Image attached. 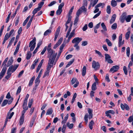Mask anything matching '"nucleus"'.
<instances>
[{"mask_svg": "<svg viewBox=\"0 0 133 133\" xmlns=\"http://www.w3.org/2000/svg\"><path fill=\"white\" fill-rule=\"evenodd\" d=\"M24 72V71L23 70H22L19 73L18 75V78L20 77L23 75V73Z\"/></svg>", "mask_w": 133, "mask_h": 133, "instance_id": "680f3d73", "label": "nucleus"}, {"mask_svg": "<svg viewBox=\"0 0 133 133\" xmlns=\"http://www.w3.org/2000/svg\"><path fill=\"white\" fill-rule=\"evenodd\" d=\"M105 58L106 61H107L109 63H112L113 61L110 59L111 57L110 56L107 54H105Z\"/></svg>", "mask_w": 133, "mask_h": 133, "instance_id": "1a4fd4ad", "label": "nucleus"}, {"mask_svg": "<svg viewBox=\"0 0 133 133\" xmlns=\"http://www.w3.org/2000/svg\"><path fill=\"white\" fill-rule=\"evenodd\" d=\"M51 32V30H50L48 29L46 30L44 33V36H46L49 34Z\"/></svg>", "mask_w": 133, "mask_h": 133, "instance_id": "a18cd8bd", "label": "nucleus"}, {"mask_svg": "<svg viewBox=\"0 0 133 133\" xmlns=\"http://www.w3.org/2000/svg\"><path fill=\"white\" fill-rule=\"evenodd\" d=\"M32 54L30 51H28L27 54L26 58L27 60L29 59L31 57Z\"/></svg>", "mask_w": 133, "mask_h": 133, "instance_id": "cd10ccee", "label": "nucleus"}, {"mask_svg": "<svg viewBox=\"0 0 133 133\" xmlns=\"http://www.w3.org/2000/svg\"><path fill=\"white\" fill-rule=\"evenodd\" d=\"M82 11L79 8L77 11L76 13L77 16L79 17V15L81 14Z\"/></svg>", "mask_w": 133, "mask_h": 133, "instance_id": "3c124183", "label": "nucleus"}, {"mask_svg": "<svg viewBox=\"0 0 133 133\" xmlns=\"http://www.w3.org/2000/svg\"><path fill=\"white\" fill-rule=\"evenodd\" d=\"M56 62H52V61H50L49 60V61H48V65H47L46 68V71L50 72V70L51 68L53 66L52 65L54 64V65H55L56 64Z\"/></svg>", "mask_w": 133, "mask_h": 133, "instance_id": "6e6552de", "label": "nucleus"}, {"mask_svg": "<svg viewBox=\"0 0 133 133\" xmlns=\"http://www.w3.org/2000/svg\"><path fill=\"white\" fill-rule=\"evenodd\" d=\"M36 117L37 116L36 115H35V116L32 118V119L30 121V123L29 125L30 127H31L33 126Z\"/></svg>", "mask_w": 133, "mask_h": 133, "instance_id": "4468645a", "label": "nucleus"}, {"mask_svg": "<svg viewBox=\"0 0 133 133\" xmlns=\"http://www.w3.org/2000/svg\"><path fill=\"white\" fill-rule=\"evenodd\" d=\"M19 66L18 64L14 65L13 66L12 65L10 66L8 69L6 74L7 75L5 76V78L8 80L10 77L11 73L10 72L13 73L15 72L16 70L17 69Z\"/></svg>", "mask_w": 133, "mask_h": 133, "instance_id": "f257e3e1", "label": "nucleus"}, {"mask_svg": "<svg viewBox=\"0 0 133 133\" xmlns=\"http://www.w3.org/2000/svg\"><path fill=\"white\" fill-rule=\"evenodd\" d=\"M72 57V55L69 54L66 57V59L67 60H68L69 58H71Z\"/></svg>", "mask_w": 133, "mask_h": 133, "instance_id": "69168bd1", "label": "nucleus"}, {"mask_svg": "<svg viewBox=\"0 0 133 133\" xmlns=\"http://www.w3.org/2000/svg\"><path fill=\"white\" fill-rule=\"evenodd\" d=\"M24 117L20 116L19 122V125H21L23 124L24 121Z\"/></svg>", "mask_w": 133, "mask_h": 133, "instance_id": "a211bd4d", "label": "nucleus"}, {"mask_svg": "<svg viewBox=\"0 0 133 133\" xmlns=\"http://www.w3.org/2000/svg\"><path fill=\"white\" fill-rule=\"evenodd\" d=\"M35 77L34 76L32 77V78H31L30 80L29 81V87L31 86L33 82L35 80Z\"/></svg>", "mask_w": 133, "mask_h": 133, "instance_id": "aec40b11", "label": "nucleus"}, {"mask_svg": "<svg viewBox=\"0 0 133 133\" xmlns=\"http://www.w3.org/2000/svg\"><path fill=\"white\" fill-rule=\"evenodd\" d=\"M66 44V42H65V39H64L63 42L62 44L61 45L60 48H59V50H62L63 48L65 46V45Z\"/></svg>", "mask_w": 133, "mask_h": 133, "instance_id": "f704fd0d", "label": "nucleus"}, {"mask_svg": "<svg viewBox=\"0 0 133 133\" xmlns=\"http://www.w3.org/2000/svg\"><path fill=\"white\" fill-rule=\"evenodd\" d=\"M10 36L9 35L8 33H6L4 36V39L7 40L8 39Z\"/></svg>", "mask_w": 133, "mask_h": 133, "instance_id": "8fccbe9b", "label": "nucleus"}, {"mask_svg": "<svg viewBox=\"0 0 133 133\" xmlns=\"http://www.w3.org/2000/svg\"><path fill=\"white\" fill-rule=\"evenodd\" d=\"M36 38L34 37V39L30 42L29 47H30V50H33L36 45Z\"/></svg>", "mask_w": 133, "mask_h": 133, "instance_id": "39448f33", "label": "nucleus"}, {"mask_svg": "<svg viewBox=\"0 0 133 133\" xmlns=\"http://www.w3.org/2000/svg\"><path fill=\"white\" fill-rule=\"evenodd\" d=\"M66 125L70 129H71L73 128L74 126V124L73 123L70 124L69 122H68L66 123Z\"/></svg>", "mask_w": 133, "mask_h": 133, "instance_id": "c756f323", "label": "nucleus"}, {"mask_svg": "<svg viewBox=\"0 0 133 133\" xmlns=\"http://www.w3.org/2000/svg\"><path fill=\"white\" fill-rule=\"evenodd\" d=\"M131 16H132V17H133V15H128L127 16H126L125 20L127 22H128L130 21L131 19Z\"/></svg>", "mask_w": 133, "mask_h": 133, "instance_id": "a878e982", "label": "nucleus"}, {"mask_svg": "<svg viewBox=\"0 0 133 133\" xmlns=\"http://www.w3.org/2000/svg\"><path fill=\"white\" fill-rule=\"evenodd\" d=\"M88 44L87 42L86 41H84L82 42V45L83 46H85Z\"/></svg>", "mask_w": 133, "mask_h": 133, "instance_id": "338daca9", "label": "nucleus"}, {"mask_svg": "<svg viewBox=\"0 0 133 133\" xmlns=\"http://www.w3.org/2000/svg\"><path fill=\"white\" fill-rule=\"evenodd\" d=\"M78 17H79L77 16H76L74 21V25H75L79 19Z\"/></svg>", "mask_w": 133, "mask_h": 133, "instance_id": "13d9d810", "label": "nucleus"}, {"mask_svg": "<svg viewBox=\"0 0 133 133\" xmlns=\"http://www.w3.org/2000/svg\"><path fill=\"white\" fill-rule=\"evenodd\" d=\"M49 72V71H47L46 70V71L44 72L43 78H44L45 77H46V76H48Z\"/></svg>", "mask_w": 133, "mask_h": 133, "instance_id": "de8ad7c7", "label": "nucleus"}, {"mask_svg": "<svg viewBox=\"0 0 133 133\" xmlns=\"http://www.w3.org/2000/svg\"><path fill=\"white\" fill-rule=\"evenodd\" d=\"M92 110L90 108H89L88 109V111L89 114V116L88 113H86L84 115V119L86 124H87L88 123V118H89V119H91L93 117Z\"/></svg>", "mask_w": 133, "mask_h": 133, "instance_id": "7ed1b4c3", "label": "nucleus"}, {"mask_svg": "<svg viewBox=\"0 0 133 133\" xmlns=\"http://www.w3.org/2000/svg\"><path fill=\"white\" fill-rule=\"evenodd\" d=\"M111 7L110 5H108L107 7V9H106V11L107 13L108 14H109L111 12Z\"/></svg>", "mask_w": 133, "mask_h": 133, "instance_id": "473e14b6", "label": "nucleus"}, {"mask_svg": "<svg viewBox=\"0 0 133 133\" xmlns=\"http://www.w3.org/2000/svg\"><path fill=\"white\" fill-rule=\"evenodd\" d=\"M76 83L74 85L73 87L74 88H76L78 85L79 82L78 80L76 78L74 77L72 79L71 81V83L72 85L74 84L75 82Z\"/></svg>", "mask_w": 133, "mask_h": 133, "instance_id": "0eeeda50", "label": "nucleus"}, {"mask_svg": "<svg viewBox=\"0 0 133 133\" xmlns=\"http://www.w3.org/2000/svg\"><path fill=\"white\" fill-rule=\"evenodd\" d=\"M33 103V99H31L30 101L28 103V107L31 108Z\"/></svg>", "mask_w": 133, "mask_h": 133, "instance_id": "c9c22d12", "label": "nucleus"}, {"mask_svg": "<svg viewBox=\"0 0 133 133\" xmlns=\"http://www.w3.org/2000/svg\"><path fill=\"white\" fill-rule=\"evenodd\" d=\"M35 108L34 107H32L29 113H30V115H32V114L33 113L34 110L35 109Z\"/></svg>", "mask_w": 133, "mask_h": 133, "instance_id": "864d4df0", "label": "nucleus"}, {"mask_svg": "<svg viewBox=\"0 0 133 133\" xmlns=\"http://www.w3.org/2000/svg\"><path fill=\"white\" fill-rule=\"evenodd\" d=\"M72 18V16L70 15H69L68 16V19L66 23L65 24L67 25L68 24H69Z\"/></svg>", "mask_w": 133, "mask_h": 133, "instance_id": "7c9ffc66", "label": "nucleus"}, {"mask_svg": "<svg viewBox=\"0 0 133 133\" xmlns=\"http://www.w3.org/2000/svg\"><path fill=\"white\" fill-rule=\"evenodd\" d=\"M106 111L107 114L110 113L112 115H114L115 114V112L113 110H112L107 111Z\"/></svg>", "mask_w": 133, "mask_h": 133, "instance_id": "58836bf2", "label": "nucleus"}, {"mask_svg": "<svg viewBox=\"0 0 133 133\" xmlns=\"http://www.w3.org/2000/svg\"><path fill=\"white\" fill-rule=\"evenodd\" d=\"M62 11V9H58L56 12V14L57 15H60Z\"/></svg>", "mask_w": 133, "mask_h": 133, "instance_id": "49530a36", "label": "nucleus"}, {"mask_svg": "<svg viewBox=\"0 0 133 133\" xmlns=\"http://www.w3.org/2000/svg\"><path fill=\"white\" fill-rule=\"evenodd\" d=\"M97 89L96 82L94 83L92 85L91 89L92 90L95 91Z\"/></svg>", "mask_w": 133, "mask_h": 133, "instance_id": "bb28decb", "label": "nucleus"}, {"mask_svg": "<svg viewBox=\"0 0 133 133\" xmlns=\"http://www.w3.org/2000/svg\"><path fill=\"white\" fill-rule=\"evenodd\" d=\"M75 61L74 58L71 59L70 61L68 62L67 64L66 65L65 68L69 67L70 65H71Z\"/></svg>", "mask_w": 133, "mask_h": 133, "instance_id": "412c9836", "label": "nucleus"}, {"mask_svg": "<svg viewBox=\"0 0 133 133\" xmlns=\"http://www.w3.org/2000/svg\"><path fill=\"white\" fill-rule=\"evenodd\" d=\"M123 70L124 71V72L125 74L127 75L128 74V70L127 69V67L125 66H124L123 67Z\"/></svg>", "mask_w": 133, "mask_h": 133, "instance_id": "37998d69", "label": "nucleus"}, {"mask_svg": "<svg viewBox=\"0 0 133 133\" xmlns=\"http://www.w3.org/2000/svg\"><path fill=\"white\" fill-rule=\"evenodd\" d=\"M53 111V110L52 108H51L47 110L46 114V115H51Z\"/></svg>", "mask_w": 133, "mask_h": 133, "instance_id": "6ab92c4d", "label": "nucleus"}, {"mask_svg": "<svg viewBox=\"0 0 133 133\" xmlns=\"http://www.w3.org/2000/svg\"><path fill=\"white\" fill-rule=\"evenodd\" d=\"M56 3V1H54L52 2H51L48 5V6H52L53 5L55 4Z\"/></svg>", "mask_w": 133, "mask_h": 133, "instance_id": "4d7b16f0", "label": "nucleus"}, {"mask_svg": "<svg viewBox=\"0 0 133 133\" xmlns=\"http://www.w3.org/2000/svg\"><path fill=\"white\" fill-rule=\"evenodd\" d=\"M64 3H62L61 4L58 6V9H62V7L64 6Z\"/></svg>", "mask_w": 133, "mask_h": 133, "instance_id": "0e129e2a", "label": "nucleus"}, {"mask_svg": "<svg viewBox=\"0 0 133 133\" xmlns=\"http://www.w3.org/2000/svg\"><path fill=\"white\" fill-rule=\"evenodd\" d=\"M117 0H112L111 3V5L113 7H115L117 5Z\"/></svg>", "mask_w": 133, "mask_h": 133, "instance_id": "f3484780", "label": "nucleus"}, {"mask_svg": "<svg viewBox=\"0 0 133 133\" xmlns=\"http://www.w3.org/2000/svg\"><path fill=\"white\" fill-rule=\"evenodd\" d=\"M86 73V67L85 66H84L82 69V76H84Z\"/></svg>", "mask_w": 133, "mask_h": 133, "instance_id": "5701e85b", "label": "nucleus"}, {"mask_svg": "<svg viewBox=\"0 0 133 133\" xmlns=\"http://www.w3.org/2000/svg\"><path fill=\"white\" fill-rule=\"evenodd\" d=\"M105 5V4L104 3H100L96 5L95 6V8H97L101 6H102V8H103L104 6Z\"/></svg>", "mask_w": 133, "mask_h": 133, "instance_id": "b1692460", "label": "nucleus"}, {"mask_svg": "<svg viewBox=\"0 0 133 133\" xmlns=\"http://www.w3.org/2000/svg\"><path fill=\"white\" fill-rule=\"evenodd\" d=\"M117 24L114 23L112 25L111 28L113 29H116L117 28Z\"/></svg>", "mask_w": 133, "mask_h": 133, "instance_id": "09e8293b", "label": "nucleus"}, {"mask_svg": "<svg viewBox=\"0 0 133 133\" xmlns=\"http://www.w3.org/2000/svg\"><path fill=\"white\" fill-rule=\"evenodd\" d=\"M82 12V11L84 12H85L87 11V9L84 6H82L80 8Z\"/></svg>", "mask_w": 133, "mask_h": 133, "instance_id": "2f4dec72", "label": "nucleus"}, {"mask_svg": "<svg viewBox=\"0 0 133 133\" xmlns=\"http://www.w3.org/2000/svg\"><path fill=\"white\" fill-rule=\"evenodd\" d=\"M92 67L95 70H97L100 68V65L98 62H96L94 60L92 63Z\"/></svg>", "mask_w": 133, "mask_h": 133, "instance_id": "423d86ee", "label": "nucleus"}, {"mask_svg": "<svg viewBox=\"0 0 133 133\" xmlns=\"http://www.w3.org/2000/svg\"><path fill=\"white\" fill-rule=\"evenodd\" d=\"M6 64L4 66V67L0 73V75L1 76H4L5 75L6 70Z\"/></svg>", "mask_w": 133, "mask_h": 133, "instance_id": "9b49d317", "label": "nucleus"}, {"mask_svg": "<svg viewBox=\"0 0 133 133\" xmlns=\"http://www.w3.org/2000/svg\"><path fill=\"white\" fill-rule=\"evenodd\" d=\"M21 86H19L17 89L16 93V95H17L18 94H19L21 92Z\"/></svg>", "mask_w": 133, "mask_h": 133, "instance_id": "e433bc0d", "label": "nucleus"}, {"mask_svg": "<svg viewBox=\"0 0 133 133\" xmlns=\"http://www.w3.org/2000/svg\"><path fill=\"white\" fill-rule=\"evenodd\" d=\"M101 26L103 30H101L102 32L103 33L104 31H107V28L104 23L102 22L101 24Z\"/></svg>", "mask_w": 133, "mask_h": 133, "instance_id": "2eb2a0df", "label": "nucleus"}, {"mask_svg": "<svg viewBox=\"0 0 133 133\" xmlns=\"http://www.w3.org/2000/svg\"><path fill=\"white\" fill-rule=\"evenodd\" d=\"M48 57L49 58V61H52V62H54L57 53H55V50H48Z\"/></svg>", "mask_w": 133, "mask_h": 133, "instance_id": "f03ea898", "label": "nucleus"}, {"mask_svg": "<svg viewBox=\"0 0 133 133\" xmlns=\"http://www.w3.org/2000/svg\"><path fill=\"white\" fill-rule=\"evenodd\" d=\"M13 60L12 57H11L9 59L7 64V66L8 67L11 65L13 63Z\"/></svg>", "mask_w": 133, "mask_h": 133, "instance_id": "dca6fc26", "label": "nucleus"}, {"mask_svg": "<svg viewBox=\"0 0 133 133\" xmlns=\"http://www.w3.org/2000/svg\"><path fill=\"white\" fill-rule=\"evenodd\" d=\"M105 79L106 81H107V82H110V80L109 78V75L108 74H107L106 75Z\"/></svg>", "mask_w": 133, "mask_h": 133, "instance_id": "603ef678", "label": "nucleus"}, {"mask_svg": "<svg viewBox=\"0 0 133 133\" xmlns=\"http://www.w3.org/2000/svg\"><path fill=\"white\" fill-rule=\"evenodd\" d=\"M101 11H99L93 17V18L94 19H95L97 17H98L101 14Z\"/></svg>", "mask_w": 133, "mask_h": 133, "instance_id": "5fc2aeb1", "label": "nucleus"}, {"mask_svg": "<svg viewBox=\"0 0 133 133\" xmlns=\"http://www.w3.org/2000/svg\"><path fill=\"white\" fill-rule=\"evenodd\" d=\"M116 17V15L115 14H114L112 16L111 19L110 21V24H112L114 22L115 20Z\"/></svg>", "mask_w": 133, "mask_h": 133, "instance_id": "4be33fe9", "label": "nucleus"}, {"mask_svg": "<svg viewBox=\"0 0 133 133\" xmlns=\"http://www.w3.org/2000/svg\"><path fill=\"white\" fill-rule=\"evenodd\" d=\"M8 57H6L5 59L4 60V61L3 62L2 64V65H5L6 64V63H7L8 61Z\"/></svg>", "mask_w": 133, "mask_h": 133, "instance_id": "6e6d98bb", "label": "nucleus"}, {"mask_svg": "<svg viewBox=\"0 0 133 133\" xmlns=\"http://www.w3.org/2000/svg\"><path fill=\"white\" fill-rule=\"evenodd\" d=\"M40 9H39L38 8H35L32 11V14L34 15H35L37 12L40 10Z\"/></svg>", "mask_w": 133, "mask_h": 133, "instance_id": "ea45409f", "label": "nucleus"}, {"mask_svg": "<svg viewBox=\"0 0 133 133\" xmlns=\"http://www.w3.org/2000/svg\"><path fill=\"white\" fill-rule=\"evenodd\" d=\"M39 79L36 78L35 81V84L38 85L40 83V80Z\"/></svg>", "mask_w": 133, "mask_h": 133, "instance_id": "c03bdc74", "label": "nucleus"}, {"mask_svg": "<svg viewBox=\"0 0 133 133\" xmlns=\"http://www.w3.org/2000/svg\"><path fill=\"white\" fill-rule=\"evenodd\" d=\"M63 39V38L61 37L58 40L57 43L54 46L53 48L54 49H56V48L61 44Z\"/></svg>", "mask_w": 133, "mask_h": 133, "instance_id": "9d476101", "label": "nucleus"}, {"mask_svg": "<svg viewBox=\"0 0 133 133\" xmlns=\"http://www.w3.org/2000/svg\"><path fill=\"white\" fill-rule=\"evenodd\" d=\"M16 128H13L11 130V133H16Z\"/></svg>", "mask_w": 133, "mask_h": 133, "instance_id": "774afa93", "label": "nucleus"}, {"mask_svg": "<svg viewBox=\"0 0 133 133\" xmlns=\"http://www.w3.org/2000/svg\"><path fill=\"white\" fill-rule=\"evenodd\" d=\"M95 51L96 53L100 57H103V56L102 55L101 53L98 50H95Z\"/></svg>", "mask_w": 133, "mask_h": 133, "instance_id": "052dcab7", "label": "nucleus"}, {"mask_svg": "<svg viewBox=\"0 0 133 133\" xmlns=\"http://www.w3.org/2000/svg\"><path fill=\"white\" fill-rule=\"evenodd\" d=\"M94 93L95 92L93 90H92L90 92V95L91 97L92 98V97L94 96Z\"/></svg>", "mask_w": 133, "mask_h": 133, "instance_id": "bf43d9fd", "label": "nucleus"}, {"mask_svg": "<svg viewBox=\"0 0 133 133\" xmlns=\"http://www.w3.org/2000/svg\"><path fill=\"white\" fill-rule=\"evenodd\" d=\"M44 4V2H41L39 3L38 4V7L40 10Z\"/></svg>", "mask_w": 133, "mask_h": 133, "instance_id": "a19ab883", "label": "nucleus"}, {"mask_svg": "<svg viewBox=\"0 0 133 133\" xmlns=\"http://www.w3.org/2000/svg\"><path fill=\"white\" fill-rule=\"evenodd\" d=\"M105 41L107 43V44L109 46H111L112 45V44L110 41L108 39H106Z\"/></svg>", "mask_w": 133, "mask_h": 133, "instance_id": "79ce46f5", "label": "nucleus"}, {"mask_svg": "<svg viewBox=\"0 0 133 133\" xmlns=\"http://www.w3.org/2000/svg\"><path fill=\"white\" fill-rule=\"evenodd\" d=\"M119 69V67L117 65L114 66L112 67L111 68L110 70V71H113V73L117 71Z\"/></svg>", "mask_w": 133, "mask_h": 133, "instance_id": "f8f14e48", "label": "nucleus"}, {"mask_svg": "<svg viewBox=\"0 0 133 133\" xmlns=\"http://www.w3.org/2000/svg\"><path fill=\"white\" fill-rule=\"evenodd\" d=\"M42 44V40H40L38 43L37 46L35 50H38L40 46Z\"/></svg>", "mask_w": 133, "mask_h": 133, "instance_id": "c85d7f7f", "label": "nucleus"}, {"mask_svg": "<svg viewBox=\"0 0 133 133\" xmlns=\"http://www.w3.org/2000/svg\"><path fill=\"white\" fill-rule=\"evenodd\" d=\"M94 123V122L92 120H91L89 123V128L91 130H92L93 129V125Z\"/></svg>", "mask_w": 133, "mask_h": 133, "instance_id": "393cba45", "label": "nucleus"}, {"mask_svg": "<svg viewBox=\"0 0 133 133\" xmlns=\"http://www.w3.org/2000/svg\"><path fill=\"white\" fill-rule=\"evenodd\" d=\"M82 38L77 37L74 38L72 40V43L75 44L74 46L75 48L76 49L78 50L79 49L78 44L82 41Z\"/></svg>", "mask_w": 133, "mask_h": 133, "instance_id": "20e7f679", "label": "nucleus"}, {"mask_svg": "<svg viewBox=\"0 0 133 133\" xmlns=\"http://www.w3.org/2000/svg\"><path fill=\"white\" fill-rule=\"evenodd\" d=\"M130 31H129L125 35V38L126 39L128 40L130 34Z\"/></svg>", "mask_w": 133, "mask_h": 133, "instance_id": "4c0bfd02", "label": "nucleus"}, {"mask_svg": "<svg viewBox=\"0 0 133 133\" xmlns=\"http://www.w3.org/2000/svg\"><path fill=\"white\" fill-rule=\"evenodd\" d=\"M129 122H131L133 120V117L132 116H130L128 119Z\"/></svg>", "mask_w": 133, "mask_h": 133, "instance_id": "e2e57ef3", "label": "nucleus"}, {"mask_svg": "<svg viewBox=\"0 0 133 133\" xmlns=\"http://www.w3.org/2000/svg\"><path fill=\"white\" fill-rule=\"evenodd\" d=\"M8 101L7 99H5L3 101L1 106L2 107H4L8 103Z\"/></svg>", "mask_w": 133, "mask_h": 133, "instance_id": "72a5a7b5", "label": "nucleus"}, {"mask_svg": "<svg viewBox=\"0 0 133 133\" xmlns=\"http://www.w3.org/2000/svg\"><path fill=\"white\" fill-rule=\"evenodd\" d=\"M127 14L126 12L123 13L121 16L120 19L121 22L122 23H123L126 17Z\"/></svg>", "mask_w": 133, "mask_h": 133, "instance_id": "ddd939ff", "label": "nucleus"}]
</instances>
